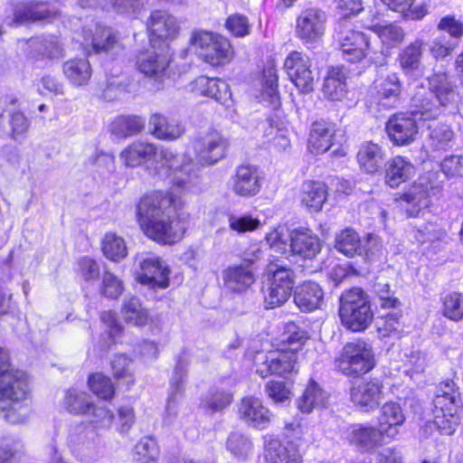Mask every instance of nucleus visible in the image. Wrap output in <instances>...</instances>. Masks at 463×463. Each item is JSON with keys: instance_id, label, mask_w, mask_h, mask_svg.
Segmentation results:
<instances>
[{"instance_id": "15", "label": "nucleus", "mask_w": 463, "mask_h": 463, "mask_svg": "<svg viewBox=\"0 0 463 463\" xmlns=\"http://www.w3.org/2000/svg\"><path fill=\"white\" fill-rule=\"evenodd\" d=\"M284 68L290 80L302 93H309L314 90V72L311 70L309 57L300 52L288 53L284 61Z\"/></svg>"}, {"instance_id": "16", "label": "nucleus", "mask_w": 463, "mask_h": 463, "mask_svg": "<svg viewBox=\"0 0 463 463\" xmlns=\"http://www.w3.org/2000/svg\"><path fill=\"white\" fill-rule=\"evenodd\" d=\"M417 119L425 120L416 116L411 107V115L400 113L393 115L386 123V131L390 139L397 146H406L413 142L418 134Z\"/></svg>"}, {"instance_id": "36", "label": "nucleus", "mask_w": 463, "mask_h": 463, "mask_svg": "<svg viewBox=\"0 0 463 463\" xmlns=\"http://www.w3.org/2000/svg\"><path fill=\"white\" fill-rule=\"evenodd\" d=\"M47 5L34 1L23 2L15 5L11 24L20 25L29 22L47 19L51 16Z\"/></svg>"}, {"instance_id": "19", "label": "nucleus", "mask_w": 463, "mask_h": 463, "mask_svg": "<svg viewBox=\"0 0 463 463\" xmlns=\"http://www.w3.org/2000/svg\"><path fill=\"white\" fill-rule=\"evenodd\" d=\"M262 360L257 363L256 373L262 378L269 374L286 375L295 370L297 364V354L294 351H274L267 355L258 357Z\"/></svg>"}, {"instance_id": "43", "label": "nucleus", "mask_w": 463, "mask_h": 463, "mask_svg": "<svg viewBox=\"0 0 463 463\" xmlns=\"http://www.w3.org/2000/svg\"><path fill=\"white\" fill-rule=\"evenodd\" d=\"M121 314L126 323L136 326H144L150 320L147 310L143 307L140 300L136 297L124 298Z\"/></svg>"}, {"instance_id": "2", "label": "nucleus", "mask_w": 463, "mask_h": 463, "mask_svg": "<svg viewBox=\"0 0 463 463\" xmlns=\"http://www.w3.org/2000/svg\"><path fill=\"white\" fill-rule=\"evenodd\" d=\"M429 90L422 85L413 94L411 107L416 116L434 119L442 109L454 108L458 97L457 86L446 72H436L429 78Z\"/></svg>"}, {"instance_id": "38", "label": "nucleus", "mask_w": 463, "mask_h": 463, "mask_svg": "<svg viewBox=\"0 0 463 463\" xmlns=\"http://www.w3.org/2000/svg\"><path fill=\"white\" fill-rule=\"evenodd\" d=\"M356 157L363 170L369 174H374L382 168L384 151L377 144L366 142L361 145Z\"/></svg>"}, {"instance_id": "52", "label": "nucleus", "mask_w": 463, "mask_h": 463, "mask_svg": "<svg viewBox=\"0 0 463 463\" xmlns=\"http://www.w3.org/2000/svg\"><path fill=\"white\" fill-rule=\"evenodd\" d=\"M8 123L11 128L10 137L14 140H21L30 127L29 119L19 110L8 111Z\"/></svg>"}, {"instance_id": "12", "label": "nucleus", "mask_w": 463, "mask_h": 463, "mask_svg": "<svg viewBox=\"0 0 463 463\" xmlns=\"http://www.w3.org/2000/svg\"><path fill=\"white\" fill-rule=\"evenodd\" d=\"M335 248L348 258L364 254L370 260H373L381 250L379 238L373 234L368 235L366 244L362 245L358 233L350 228H346L336 234Z\"/></svg>"}, {"instance_id": "20", "label": "nucleus", "mask_w": 463, "mask_h": 463, "mask_svg": "<svg viewBox=\"0 0 463 463\" xmlns=\"http://www.w3.org/2000/svg\"><path fill=\"white\" fill-rule=\"evenodd\" d=\"M326 21L325 13L317 8L302 11L297 18V36L307 43L316 42L324 34Z\"/></svg>"}, {"instance_id": "18", "label": "nucleus", "mask_w": 463, "mask_h": 463, "mask_svg": "<svg viewBox=\"0 0 463 463\" xmlns=\"http://www.w3.org/2000/svg\"><path fill=\"white\" fill-rule=\"evenodd\" d=\"M383 398V385L378 379L363 380L350 389L352 402L364 411L375 410Z\"/></svg>"}, {"instance_id": "47", "label": "nucleus", "mask_w": 463, "mask_h": 463, "mask_svg": "<svg viewBox=\"0 0 463 463\" xmlns=\"http://www.w3.org/2000/svg\"><path fill=\"white\" fill-rule=\"evenodd\" d=\"M102 251L109 260L119 261L128 254L124 239L114 232H108L102 240Z\"/></svg>"}, {"instance_id": "55", "label": "nucleus", "mask_w": 463, "mask_h": 463, "mask_svg": "<svg viewBox=\"0 0 463 463\" xmlns=\"http://www.w3.org/2000/svg\"><path fill=\"white\" fill-rule=\"evenodd\" d=\"M260 224V220L250 215L229 214L228 216L229 228L237 233L252 232L258 229Z\"/></svg>"}, {"instance_id": "63", "label": "nucleus", "mask_w": 463, "mask_h": 463, "mask_svg": "<svg viewBox=\"0 0 463 463\" xmlns=\"http://www.w3.org/2000/svg\"><path fill=\"white\" fill-rule=\"evenodd\" d=\"M437 28L439 31L448 33L454 40H458L463 36V23L453 15L442 17Z\"/></svg>"}, {"instance_id": "34", "label": "nucleus", "mask_w": 463, "mask_h": 463, "mask_svg": "<svg viewBox=\"0 0 463 463\" xmlns=\"http://www.w3.org/2000/svg\"><path fill=\"white\" fill-rule=\"evenodd\" d=\"M335 135L334 126L320 120L312 124L308 137V149L313 154H323L330 149Z\"/></svg>"}, {"instance_id": "40", "label": "nucleus", "mask_w": 463, "mask_h": 463, "mask_svg": "<svg viewBox=\"0 0 463 463\" xmlns=\"http://www.w3.org/2000/svg\"><path fill=\"white\" fill-rule=\"evenodd\" d=\"M375 89L379 96V102L383 107H394L400 99L401 82L396 73L388 74L376 83Z\"/></svg>"}, {"instance_id": "61", "label": "nucleus", "mask_w": 463, "mask_h": 463, "mask_svg": "<svg viewBox=\"0 0 463 463\" xmlns=\"http://www.w3.org/2000/svg\"><path fill=\"white\" fill-rule=\"evenodd\" d=\"M444 315L452 320L463 317V298L459 294L453 293L444 299Z\"/></svg>"}, {"instance_id": "56", "label": "nucleus", "mask_w": 463, "mask_h": 463, "mask_svg": "<svg viewBox=\"0 0 463 463\" xmlns=\"http://www.w3.org/2000/svg\"><path fill=\"white\" fill-rule=\"evenodd\" d=\"M123 282L110 271L102 276L101 295L109 298H118L123 292Z\"/></svg>"}, {"instance_id": "7", "label": "nucleus", "mask_w": 463, "mask_h": 463, "mask_svg": "<svg viewBox=\"0 0 463 463\" xmlns=\"http://www.w3.org/2000/svg\"><path fill=\"white\" fill-rule=\"evenodd\" d=\"M267 271L271 275L268 288L263 291L266 308H275L286 303L295 284V272L283 261L271 260Z\"/></svg>"}, {"instance_id": "42", "label": "nucleus", "mask_w": 463, "mask_h": 463, "mask_svg": "<svg viewBox=\"0 0 463 463\" xmlns=\"http://www.w3.org/2000/svg\"><path fill=\"white\" fill-rule=\"evenodd\" d=\"M346 92L345 71L341 68H332L324 81L325 97L333 101L342 100Z\"/></svg>"}, {"instance_id": "3", "label": "nucleus", "mask_w": 463, "mask_h": 463, "mask_svg": "<svg viewBox=\"0 0 463 463\" xmlns=\"http://www.w3.org/2000/svg\"><path fill=\"white\" fill-rule=\"evenodd\" d=\"M0 410L12 424L24 422L30 413L29 381L21 370L11 368L0 373Z\"/></svg>"}, {"instance_id": "35", "label": "nucleus", "mask_w": 463, "mask_h": 463, "mask_svg": "<svg viewBox=\"0 0 463 463\" xmlns=\"http://www.w3.org/2000/svg\"><path fill=\"white\" fill-rule=\"evenodd\" d=\"M405 421V415L399 403L390 402L384 403L380 411L379 427L385 437L393 439L398 433V428Z\"/></svg>"}, {"instance_id": "8", "label": "nucleus", "mask_w": 463, "mask_h": 463, "mask_svg": "<svg viewBox=\"0 0 463 463\" xmlns=\"http://www.w3.org/2000/svg\"><path fill=\"white\" fill-rule=\"evenodd\" d=\"M191 43L206 62L218 66L229 62L233 56L232 47L225 37L208 31L194 32Z\"/></svg>"}, {"instance_id": "5", "label": "nucleus", "mask_w": 463, "mask_h": 463, "mask_svg": "<svg viewBox=\"0 0 463 463\" xmlns=\"http://www.w3.org/2000/svg\"><path fill=\"white\" fill-rule=\"evenodd\" d=\"M461 399L453 381L439 384L433 400V423L443 435H452L459 423Z\"/></svg>"}, {"instance_id": "45", "label": "nucleus", "mask_w": 463, "mask_h": 463, "mask_svg": "<svg viewBox=\"0 0 463 463\" xmlns=\"http://www.w3.org/2000/svg\"><path fill=\"white\" fill-rule=\"evenodd\" d=\"M187 372V364L184 360H178L170 380V394L166 403V411L169 415L176 414L175 405L177 395L181 394L184 389V378Z\"/></svg>"}, {"instance_id": "25", "label": "nucleus", "mask_w": 463, "mask_h": 463, "mask_svg": "<svg viewBox=\"0 0 463 463\" xmlns=\"http://www.w3.org/2000/svg\"><path fill=\"white\" fill-rule=\"evenodd\" d=\"M383 437V430L370 425L356 424L352 426L348 435L350 442L362 451L371 452L382 445Z\"/></svg>"}, {"instance_id": "17", "label": "nucleus", "mask_w": 463, "mask_h": 463, "mask_svg": "<svg viewBox=\"0 0 463 463\" xmlns=\"http://www.w3.org/2000/svg\"><path fill=\"white\" fill-rule=\"evenodd\" d=\"M424 51V42L416 39L399 52L397 60L400 68L409 80L416 81L424 76L426 71L423 63Z\"/></svg>"}, {"instance_id": "27", "label": "nucleus", "mask_w": 463, "mask_h": 463, "mask_svg": "<svg viewBox=\"0 0 463 463\" xmlns=\"http://www.w3.org/2000/svg\"><path fill=\"white\" fill-rule=\"evenodd\" d=\"M147 26L150 42H154L156 39H173L179 30L175 18L160 10L154 11L151 14Z\"/></svg>"}, {"instance_id": "44", "label": "nucleus", "mask_w": 463, "mask_h": 463, "mask_svg": "<svg viewBox=\"0 0 463 463\" xmlns=\"http://www.w3.org/2000/svg\"><path fill=\"white\" fill-rule=\"evenodd\" d=\"M63 404L65 409L75 415L90 414L93 409V402L90 396L77 389H69L64 396Z\"/></svg>"}, {"instance_id": "51", "label": "nucleus", "mask_w": 463, "mask_h": 463, "mask_svg": "<svg viewBox=\"0 0 463 463\" xmlns=\"http://www.w3.org/2000/svg\"><path fill=\"white\" fill-rule=\"evenodd\" d=\"M232 401V393L216 391L209 393L202 402V407L209 412L220 411L228 407Z\"/></svg>"}, {"instance_id": "11", "label": "nucleus", "mask_w": 463, "mask_h": 463, "mask_svg": "<svg viewBox=\"0 0 463 463\" xmlns=\"http://www.w3.org/2000/svg\"><path fill=\"white\" fill-rule=\"evenodd\" d=\"M195 165H213L222 160L226 154L227 139L217 130L201 134L193 140Z\"/></svg>"}, {"instance_id": "14", "label": "nucleus", "mask_w": 463, "mask_h": 463, "mask_svg": "<svg viewBox=\"0 0 463 463\" xmlns=\"http://www.w3.org/2000/svg\"><path fill=\"white\" fill-rule=\"evenodd\" d=\"M135 262L140 269L137 279L141 284L152 288L169 286L170 270L159 257L142 253L136 256Z\"/></svg>"}, {"instance_id": "6", "label": "nucleus", "mask_w": 463, "mask_h": 463, "mask_svg": "<svg viewBox=\"0 0 463 463\" xmlns=\"http://www.w3.org/2000/svg\"><path fill=\"white\" fill-rule=\"evenodd\" d=\"M339 316L343 325L350 330L359 332L366 329L373 317L367 295L359 288L343 293Z\"/></svg>"}, {"instance_id": "32", "label": "nucleus", "mask_w": 463, "mask_h": 463, "mask_svg": "<svg viewBox=\"0 0 463 463\" xmlns=\"http://www.w3.org/2000/svg\"><path fill=\"white\" fill-rule=\"evenodd\" d=\"M222 279L227 289L241 293L255 282V276L248 265H234L223 270Z\"/></svg>"}, {"instance_id": "62", "label": "nucleus", "mask_w": 463, "mask_h": 463, "mask_svg": "<svg viewBox=\"0 0 463 463\" xmlns=\"http://www.w3.org/2000/svg\"><path fill=\"white\" fill-rule=\"evenodd\" d=\"M453 137V131L446 125L438 126L432 128L430 133L431 146L436 149H446Z\"/></svg>"}, {"instance_id": "64", "label": "nucleus", "mask_w": 463, "mask_h": 463, "mask_svg": "<svg viewBox=\"0 0 463 463\" xmlns=\"http://www.w3.org/2000/svg\"><path fill=\"white\" fill-rule=\"evenodd\" d=\"M445 235L446 232L433 223L425 224L414 232V238L420 243L441 240Z\"/></svg>"}, {"instance_id": "1", "label": "nucleus", "mask_w": 463, "mask_h": 463, "mask_svg": "<svg viewBox=\"0 0 463 463\" xmlns=\"http://www.w3.org/2000/svg\"><path fill=\"white\" fill-rule=\"evenodd\" d=\"M172 195L156 192L145 195L137 206L138 223L144 233L162 244L179 241L187 228L185 217H175Z\"/></svg>"}, {"instance_id": "41", "label": "nucleus", "mask_w": 463, "mask_h": 463, "mask_svg": "<svg viewBox=\"0 0 463 463\" xmlns=\"http://www.w3.org/2000/svg\"><path fill=\"white\" fill-rule=\"evenodd\" d=\"M326 392L315 381H310L303 394L298 400V408L303 413L325 407L327 402Z\"/></svg>"}, {"instance_id": "46", "label": "nucleus", "mask_w": 463, "mask_h": 463, "mask_svg": "<svg viewBox=\"0 0 463 463\" xmlns=\"http://www.w3.org/2000/svg\"><path fill=\"white\" fill-rule=\"evenodd\" d=\"M144 126V120L140 117L122 116L112 121L110 131L118 137H128L140 133Z\"/></svg>"}, {"instance_id": "30", "label": "nucleus", "mask_w": 463, "mask_h": 463, "mask_svg": "<svg viewBox=\"0 0 463 463\" xmlns=\"http://www.w3.org/2000/svg\"><path fill=\"white\" fill-rule=\"evenodd\" d=\"M148 126L150 133L160 140L173 141L184 133V127L180 121L159 113L150 117Z\"/></svg>"}, {"instance_id": "57", "label": "nucleus", "mask_w": 463, "mask_h": 463, "mask_svg": "<svg viewBox=\"0 0 463 463\" xmlns=\"http://www.w3.org/2000/svg\"><path fill=\"white\" fill-rule=\"evenodd\" d=\"M378 36L387 47H394L401 43L404 38L403 30L396 24L381 26L377 31Z\"/></svg>"}, {"instance_id": "9", "label": "nucleus", "mask_w": 463, "mask_h": 463, "mask_svg": "<svg viewBox=\"0 0 463 463\" xmlns=\"http://www.w3.org/2000/svg\"><path fill=\"white\" fill-rule=\"evenodd\" d=\"M337 42L344 58L351 62L373 59V47L369 35L355 30L346 18L342 19L337 28Z\"/></svg>"}, {"instance_id": "13", "label": "nucleus", "mask_w": 463, "mask_h": 463, "mask_svg": "<svg viewBox=\"0 0 463 463\" xmlns=\"http://www.w3.org/2000/svg\"><path fill=\"white\" fill-rule=\"evenodd\" d=\"M172 61V53L167 45L140 53L137 58V67L146 77L153 80L158 86L167 75Z\"/></svg>"}, {"instance_id": "23", "label": "nucleus", "mask_w": 463, "mask_h": 463, "mask_svg": "<svg viewBox=\"0 0 463 463\" xmlns=\"http://www.w3.org/2000/svg\"><path fill=\"white\" fill-rule=\"evenodd\" d=\"M265 460L267 463H302L303 457L293 441L281 442L271 437L265 442Z\"/></svg>"}, {"instance_id": "21", "label": "nucleus", "mask_w": 463, "mask_h": 463, "mask_svg": "<svg viewBox=\"0 0 463 463\" xmlns=\"http://www.w3.org/2000/svg\"><path fill=\"white\" fill-rule=\"evenodd\" d=\"M239 418L250 428L265 430L271 421V411L263 405L262 402L252 396H248L241 401Z\"/></svg>"}, {"instance_id": "54", "label": "nucleus", "mask_w": 463, "mask_h": 463, "mask_svg": "<svg viewBox=\"0 0 463 463\" xmlns=\"http://www.w3.org/2000/svg\"><path fill=\"white\" fill-rule=\"evenodd\" d=\"M228 449L239 458H245L251 451V441L241 433H232L227 440Z\"/></svg>"}, {"instance_id": "50", "label": "nucleus", "mask_w": 463, "mask_h": 463, "mask_svg": "<svg viewBox=\"0 0 463 463\" xmlns=\"http://www.w3.org/2000/svg\"><path fill=\"white\" fill-rule=\"evenodd\" d=\"M136 460L139 463H156L158 448L156 440L151 437L140 439L136 445Z\"/></svg>"}, {"instance_id": "29", "label": "nucleus", "mask_w": 463, "mask_h": 463, "mask_svg": "<svg viewBox=\"0 0 463 463\" xmlns=\"http://www.w3.org/2000/svg\"><path fill=\"white\" fill-rule=\"evenodd\" d=\"M157 146L154 143L134 141L119 154V159L126 167H137L156 156Z\"/></svg>"}, {"instance_id": "22", "label": "nucleus", "mask_w": 463, "mask_h": 463, "mask_svg": "<svg viewBox=\"0 0 463 463\" xmlns=\"http://www.w3.org/2000/svg\"><path fill=\"white\" fill-rule=\"evenodd\" d=\"M261 188V176L257 166L241 165L232 177V192L242 197L256 195Z\"/></svg>"}, {"instance_id": "10", "label": "nucleus", "mask_w": 463, "mask_h": 463, "mask_svg": "<svg viewBox=\"0 0 463 463\" xmlns=\"http://www.w3.org/2000/svg\"><path fill=\"white\" fill-rule=\"evenodd\" d=\"M335 363L337 368L349 376L366 373L374 366L370 345L361 340L347 343Z\"/></svg>"}, {"instance_id": "24", "label": "nucleus", "mask_w": 463, "mask_h": 463, "mask_svg": "<svg viewBox=\"0 0 463 463\" xmlns=\"http://www.w3.org/2000/svg\"><path fill=\"white\" fill-rule=\"evenodd\" d=\"M288 238L292 253L303 259L311 260L321 251L320 239L308 229H294Z\"/></svg>"}, {"instance_id": "4", "label": "nucleus", "mask_w": 463, "mask_h": 463, "mask_svg": "<svg viewBox=\"0 0 463 463\" xmlns=\"http://www.w3.org/2000/svg\"><path fill=\"white\" fill-rule=\"evenodd\" d=\"M154 171L161 178L172 177L174 187L188 190L197 178L194 161L187 155H178L167 147H158L153 158Z\"/></svg>"}, {"instance_id": "60", "label": "nucleus", "mask_w": 463, "mask_h": 463, "mask_svg": "<svg viewBox=\"0 0 463 463\" xmlns=\"http://www.w3.org/2000/svg\"><path fill=\"white\" fill-rule=\"evenodd\" d=\"M285 335V341L289 345L288 351H294L295 353L308 339L307 332L295 324L288 325Z\"/></svg>"}, {"instance_id": "39", "label": "nucleus", "mask_w": 463, "mask_h": 463, "mask_svg": "<svg viewBox=\"0 0 463 463\" xmlns=\"http://www.w3.org/2000/svg\"><path fill=\"white\" fill-rule=\"evenodd\" d=\"M62 71L71 84L76 87L86 85L92 74L91 66L86 59H71L63 63Z\"/></svg>"}, {"instance_id": "28", "label": "nucleus", "mask_w": 463, "mask_h": 463, "mask_svg": "<svg viewBox=\"0 0 463 463\" xmlns=\"http://www.w3.org/2000/svg\"><path fill=\"white\" fill-rule=\"evenodd\" d=\"M293 298L301 311L311 312L318 308L323 302L324 290L318 283L307 280L295 288Z\"/></svg>"}, {"instance_id": "58", "label": "nucleus", "mask_w": 463, "mask_h": 463, "mask_svg": "<svg viewBox=\"0 0 463 463\" xmlns=\"http://www.w3.org/2000/svg\"><path fill=\"white\" fill-rule=\"evenodd\" d=\"M373 290L379 298L381 307L383 308L395 307L400 303L398 298L392 296L389 283L383 279H377L373 284Z\"/></svg>"}, {"instance_id": "33", "label": "nucleus", "mask_w": 463, "mask_h": 463, "mask_svg": "<svg viewBox=\"0 0 463 463\" xmlns=\"http://www.w3.org/2000/svg\"><path fill=\"white\" fill-rule=\"evenodd\" d=\"M415 174L411 162L401 156L389 160L385 165V184L391 188H396L405 183Z\"/></svg>"}, {"instance_id": "31", "label": "nucleus", "mask_w": 463, "mask_h": 463, "mask_svg": "<svg viewBox=\"0 0 463 463\" xmlns=\"http://www.w3.org/2000/svg\"><path fill=\"white\" fill-rule=\"evenodd\" d=\"M401 201L406 214L415 217L430 205V192L423 187L422 182L417 180L402 194Z\"/></svg>"}, {"instance_id": "49", "label": "nucleus", "mask_w": 463, "mask_h": 463, "mask_svg": "<svg viewBox=\"0 0 463 463\" xmlns=\"http://www.w3.org/2000/svg\"><path fill=\"white\" fill-rule=\"evenodd\" d=\"M88 384L93 393L101 399L110 400L114 395L115 389L110 378L100 373L90 375Z\"/></svg>"}, {"instance_id": "37", "label": "nucleus", "mask_w": 463, "mask_h": 463, "mask_svg": "<svg viewBox=\"0 0 463 463\" xmlns=\"http://www.w3.org/2000/svg\"><path fill=\"white\" fill-rule=\"evenodd\" d=\"M326 186L318 181L307 180L301 186V202L309 212L317 213L326 201Z\"/></svg>"}, {"instance_id": "59", "label": "nucleus", "mask_w": 463, "mask_h": 463, "mask_svg": "<svg viewBox=\"0 0 463 463\" xmlns=\"http://www.w3.org/2000/svg\"><path fill=\"white\" fill-rule=\"evenodd\" d=\"M225 26L236 37H244L250 33L248 18L240 14L230 15L226 20Z\"/></svg>"}, {"instance_id": "26", "label": "nucleus", "mask_w": 463, "mask_h": 463, "mask_svg": "<svg viewBox=\"0 0 463 463\" xmlns=\"http://www.w3.org/2000/svg\"><path fill=\"white\" fill-rule=\"evenodd\" d=\"M28 55L34 60H55L63 56L64 52L57 37H34L26 42Z\"/></svg>"}, {"instance_id": "53", "label": "nucleus", "mask_w": 463, "mask_h": 463, "mask_svg": "<svg viewBox=\"0 0 463 463\" xmlns=\"http://www.w3.org/2000/svg\"><path fill=\"white\" fill-rule=\"evenodd\" d=\"M132 361L125 354H118L111 361L113 375L117 380L124 381L128 385L133 383L131 372Z\"/></svg>"}, {"instance_id": "48", "label": "nucleus", "mask_w": 463, "mask_h": 463, "mask_svg": "<svg viewBox=\"0 0 463 463\" xmlns=\"http://www.w3.org/2000/svg\"><path fill=\"white\" fill-rule=\"evenodd\" d=\"M90 43L95 53L109 52L118 47V41L110 29L103 27L96 29Z\"/></svg>"}]
</instances>
